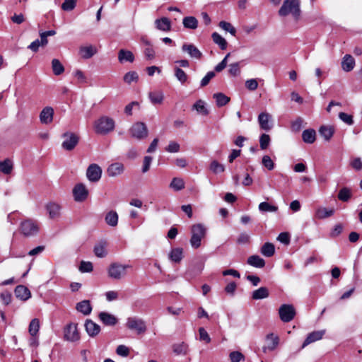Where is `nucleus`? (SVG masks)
<instances>
[{
  "instance_id": "1",
  "label": "nucleus",
  "mask_w": 362,
  "mask_h": 362,
  "mask_svg": "<svg viewBox=\"0 0 362 362\" xmlns=\"http://www.w3.org/2000/svg\"><path fill=\"white\" fill-rule=\"evenodd\" d=\"M300 0H285L279 10L280 16L291 15L296 21L300 18Z\"/></svg>"
},
{
  "instance_id": "2",
  "label": "nucleus",
  "mask_w": 362,
  "mask_h": 362,
  "mask_svg": "<svg viewBox=\"0 0 362 362\" xmlns=\"http://www.w3.org/2000/svg\"><path fill=\"white\" fill-rule=\"evenodd\" d=\"M115 123L113 119L107 116H102L94 122V129L98 134H107L114 130Z\"/></svg>"
},
{
  "instance_id": "3",
  "label": "nucleus",
  "mask_w": 362,
  "mask_h": 362,
  "mask_svg": "<svg viewBox=\"0 0 362 362\" xmlns=\"http://www.w3.org/2000/svg\"><path fill=\"white\" fill-rule=\"evenodd\" d=\"M206 232V228L201 223H197L192 226L190 244L193 248L197 249L201 246L202 240L205 237Z\"/></svg>"
},
{
  "instance_id": "4",
  "label": "nucleus",
  "mask_w": 362,
  "mask_h": 362,
  "mask_svg": "<svg viewBox=\"0 0 362 362\" xmlns=\"http://www.w3.org/2000/svg\"><path fill=\"white\" fill-rule=\"evenodd\" d=\"M40 230V226L37 221L31 218H27L21 221L20 224V232L25 237L36 235Z\"/></svg>"
},
{
  "instance_id": "5",
  "label": "nucleus",
  "mask_w": 362,
  "mask_h": 362,
  "mask_svg": "<svg viewBox=\"0 0 362 362\" xmlns=\"http://www.w3.org/2000/svg\"><path fill=\"white\" fill-rule=\"evenodd\" d=\"M128 132L132 139L138 141L144 140L148 136L147 126L141 122H137L132 124Z\"/></svg>"
},
{
  "instance_id": "6",
  "label": "nucleus",
  "mask_w": 362,
  "mask_h": 362,
  "mask_svg": "<svg viewBox=\"0 0 362 362\" xmlns=\"http://www.w3.org/2000/svg\"><path fill=\"white\" fill-rule=\"evenodd\" d=\"M130 266L128 264L112 263L107 269L108 276L115 280H119L126 276L127 269Z\"/></svg>"
},
{
  "instance_id": "7",
  "label": "nucleus",
  "mask_w": 362,
  "mask_h": 362,
  "mask_svg": "<svg viewBox=\"0 0 362 362\" xmlns=\"http://www.w3.org/2000/svg\"><path fill=\"white\" fill-rule=\"evenodd\" d=\"M64 141L62 147L66 151H72L79 141V136L76 133L66 132L62 134Z\"/></svg>"
},
{
  "instance_id": "8",
  "label": "nucleus",
  "mask_w": 362,
  "mask_h": 362,
  "mask_svg": "<svg viewBox=\"0 0 362 362\" xmlns=\"http://www.w3.org/2000/svg\"><path fill=\"white\" fill-rule=\"evenodd\" d=\"M126 326L131 330H134L137 334L144 333L146 330L145 322L136 317H129L127 320Z\"/></svg>"
},
{
  "instance_id": "9",
  "label": "nucleus",
  "mask_w": 362,
  "mask_h": 362,
  "mask_svg": "<svg viewBox=\"0 0 362 362\" xmlns=\"http://www.w3.org/2000/svg\"><path fill=\"white\" fill-rule=\"evenodd\" d=\"M64 338L65 340L71 342L78 341L80 339V334L77 325L74 323L67 325L64 329Z\"/></svg>"
},
{
  "instance_id": "10",
  "label": "nucleus",
  "mask_w": 362,
  "mask_h": 362,
  "mask_svg": "<svg viewBox=\"0 0 362 362\" xmlns=\"http://www.w3.org/2000/svg\"><path fill=\"white\" fill-rule=\"evenodd\" d=\"M279 314L281 321L288 322L294 318L296 311L292 305L284 304L279 308Z\"/></svg>"
},
{
  "instance_id": "11",
  "label": "nucleus",
  "mask_w": 362,
  "mask_h": 362,
  "mask_svg": "<svg viewBox=\"0 0 362 362\" xmlns=\"http://www.w3.org/2000/svg\"><path fill=\"white\" fill-rule=\"evenodd\" d=\"M102 176L101 168L95 163L90 164L86 170V177L90 182H96Z\"/></svg>"
},
{
  "instance_id": "12",
  "label": "nucleus",
  "mask_w": 362,
  "mask_h": 362,
  "mask_svg": "<svg viewBox=\"0 0 362 362\" xmlns=\"http://www.w3.org/2000/svg\"><path fill=\"white\" fill-rule=\"evenodd\" d=\"M73 194L76 202H83L88 197V191L83 184L80 183L73 189Z\"/></svg>"
},
{
  "instance_id": "13",
  "label": "nucleus",
  "mask_w": 362,
  "mask_h": 362,
  "mask_svg": "<svg viewBox=\"0 0 362 362\" xmlns=\"http://www.w3.org/2000/svg\"><path fill=\"white\" fill-rule=\"evenodd\" d=\"M326 330L321 329L317 331H313L309 333L305 339L304 342L302 344V349H304L305 346L309 345L310 344L314 343L317 341L322 339L325 334Z\"/></svg>"
},
{
  "instance_id": "14",
  "label": "nucleus",
  "mask_w": 362,
  "mask_h": 362,
  "mask_svg": "<svg viewBox=\"0 0 362 362\" xmlns=\"http://www.w3.org/2000/svg\"><path fill=\"white\" fill-rule=\"evenodd\" d=\"M182 50L184 52H187L193 59H200L202 57L199 49L192 44H184L182 47Z\"/></svg>"
},
{
  "instance_id": "15",
  "label": "nucleus",
  "mask_w": 362,
  "mask_h": 362,
  "mask_svg": "<svg viewBox=\"0 0 362 362\" xmlns=\"http://www.w3.org/2000/svg\"><path fill=\"white\" fill-rule=\"evenodd\" d=\"M266 341L267 345L263 347V351L266 352L267 350H274L279 343V337L273 333L268 334L266 336Z\"/></svg>"
},
{
  "instance_id": "16",
  "label": "nucleus",
  "mask_w": 362,
  "mask_h": 362,
  "mask_svg": "<svg viewBox=\"0 0 362 362\" xmlns=\"http://www.w3.org/2000/svg\"><path fill=\"white\" fill-rule=\"evenodd\" d=\"M54 110L51 107H45L40 114V120L42 124H48L53 120Z\"/></svg>"
},
{
  "instance_id": "17",
  "label": "nucleus",
  "mask_w": 362,
  "mask_h": 362,
  "mask_svg": "<svg viewBox=\"0 0 362 362\" xmlns=\"http://www.w3.org/2000/svg\"><path fill=\"white\" fill-rule=\"evenodd\" d=\"M51 219H57L60 216L61 206L54 202H49L45 206Z\"/></svg>"
},
{
  "instance_id": "18",
  "label": "nucleus",
  "mask_w": 362,
  "mask_h": 362,
  "mask_svg": "<svg viewBox=\"0 0 362 362\" xmlns=\"http://www.w3.org/2000/svg\"><path fill=\"white\" fill-rule=\"evenodd\" d=\"M98 317L107 326H113L117 323V317L109 313L101 312L99 313Z\"/></svg>"
},
{
  "instance_id": "19",
  "label": "nucleus",
  "mask_w": 362,
  "mask_h": 362,
  "mask_svg": "<svg viewBox=\"0 0 362 362\" xmlns=\"http://www.w3.org/2000/svg\"><path fill=\"white\" fill-rule=\"evenodd\" d=\"M204 267L203 262H199L192 267H190L185 272V278L187 279H191L195 276L199 274Z\"/></svg>"
},
{
  "instance_id": "20",
  "label": "nucleus",
  "mask_w": 362,
  "mask_h": 362,
  "mask_svg": "<svg viewBox=\"0 0 362 362\" xmlns=\"http://www.w3.org/2000/svg\"><path fill=\"white\" fill-rule=\"evenodd\" d=\"M124 170V165L120 163H115L111 164L107 170V173L110 177H116L121 175Z\"/></svg>"
},
{
  "instance_id": "21",
  "label": "nucleus",
  "mask_w": 362,
  "mask_h": 362,
  "mask_svg": "<svg viewBox=\"0 0 362 362\" xmlns=\"http://www.w3.org/2000/svg\"><path fill=\"white\" fill-rule=\"evenodd\" d=\"M96 52L97 49L92 45L82 46L79 49V54L85 59L91 58Z\"/></svg>"
},
{
  "instance_id": "22",
  "label": "nucleus",
  "mask_w": 362,
  "mask_h": 362,
  "mask_svg": "<svg viewBox=\"0 0 362 362\" xmlns=\"http://www.w3.org/2000/svg\"><path fill=\"white\" fill-rule=\"evenodd\" d=\"M271 116L267 112H262L258 116V122L262 129L268 131L272 128L269 124Z\"/></svg>"
},
{
  "instance_id": "23",
  "label": "nucleus",
  "mask_w": 362,
  "mask_h": 362,
  "mask_svg": "<svg viewBox=\"0 0 362 362\" xmlns=\"http://www.w3.org/2000/svg\"><path fill=\"white\" fill-rule=\"evenodd\" d=\"M85 327L87 333L90 337L96 336L100 331V326L90 320L86 321Z\"/></svg>"
},
{
  "instance_id": "24",
  "label": "nucleus",
  "mask_w": 362,
  "mask_h": 362,
  "mask_svg": "<svg viewBox=\"0 0 362 362\" xmlns=\"http://www.w3.org/2000/svg\"><path fill=\"white\" fill-rule=\"evenodd\" d=\"M15 295L22 300H26L30 297V291L27 287L19 285L15 288Z\"/></svg>"
},
{
  "instance_id": "25",
  "label": "nucleus",
  "mask_w": 362,
  "mask_h": 362,
  "mask_svg": "<svg viewBox=\"0 0 362 362\" xmlns=\"http://www.w3.org/2000/svg\"><path fill=\"white\" fill-rule=\"evenodd\" d=\"M355 66V59L350 54H346L341 62V67L344 71H351Z\"/></svg>"
},
{
  "instance_id": "26",
  "label": "nucleus",
  "mask_w": 362,
  "mask_h": 362,
  "mask_svg": "<svg viewBox=\"0 0 362 362\" xmlns=\"http://www.w3.org/2000/svg\"><path fill=\"white\" fill-rule=\"evenodd\" d=\"M76 309L84 315H88L92 311V306L88 300H84L76 304Z\"/></svg>"
},
{
  "instance_id": "27",
  "label": "nucleus",
  "mask_w": 362,
  "mask_h": 362,
  "mask_svg": "<svg viewBox=\"0 0 362 362\" xmlns=\"http://www.w3.org/2000/svg\"><path fill=\"white\" fill-rule=\"evenodd\" d=\"M155 25L157 29L162 31H169L171 29V23L168 18L163 17L155 21Z\"/></svg>"
},
{
  "instance_id": "28",
  "label": "nucleus",
  "mask_w": 362,
  "mask_h": 362,
  "mask_svg": "<svg viewBox=\"0 0 362 362\" xmlns=\"http://www.w3.org/2000/svg\"><path fill=\"white\" fill-rule=\"evenodd\" d=\"M169 259L175 262L179 263L183 258V249L181 247H175L171 250L168 255Z\"/></svg>"
},
{
  "instance_id": "29",
  "label": "nucleus",
  "mask_w": 362,
  "mask_h": 362,
  "mask_svg": "<svg viewBox=\"0 0 362 362\" xmlns=\"http://www.w3.org/2000/svg\"><path fill=\"white\" fill-rule=\"evenodd\" d=\"M118 60L120 63H124L125 62L132 63L134 60V56L129 50L120 49L118 52Z\"/></svg>"
},
{
  "instance_id": "30",
  "label": "nucleus",
  "mask_w": 362,
  "mask_h": 362,
  "mask_svg": "<svg viewBox=\"0 0 362 362\" xmlns=\"http://www.w3.org/2000/svg\"><path fill=\"white\" fill-rule=\"evenodd\" d=\"M302 139L305 143L313 144L316 139V132L313 129H305L303 132Z\"/></svg>"
},
{
  "instance_id": "31",
  "label": "nucleus",
  "mask_w": 362,
  "mask_h": 362,
  "mask_svg": "<svg viewBox=\"0 0 362 362\" xmlns=\"http://www.w3.org/2000/svg\"><path fill=\"white\" fill-rule=\"evenodd\" d=\"M247 262L248 264L257 268H262L265 265V261L258 255L249 257Z\"/></svg>"
},
{
  "instance_id": "32",
  "label": "nucleus",
  "mask_w": 362,
  "mask_h": 362,
  "mask_svg": "<svg viewBox=\"0 0 362 362\" xmlns=\"http://www.w3.org/2000/svg\"><path fill=\"white\" fill-rule=\"evenodd\" d=\"M173 351L176 355L185 356L188 353L189 347L186 343L180 342L173 344Z\"/></svg>"
},
{
  "instance_id": "33",
  "label": "nucleus",
  "mask_w": 362,
  "mask_h": 362,
  "mask_svg": "<svg viewBox=\"0 0 362 362\" xmlns=\"http://www.w3.org/2000/svg\"><path fill=\"white\" fill-rule=\"evenodd\" d=\"M319 132L326 141H329L334 133V128L332 126H322Z\"/></svg>"
},
{
  "instance_id": "34",
  "label": "nucleus",
  "mask_w": 362,
  "mask_h": 362,
  "mask_svg": "<svg viewBox=\"0 0 362 362\" xmlns=\"http://www.w3.org/2000/svg\"><path fill=\"white\" fill-rule=\"evenodd\" d=\"M269 295V290L267 287H260L252 292V298L254 300H260L267 298Z\"/></svg>"
},
{
  "instance_id": "35",
  "label": "nucleus",
  "mask_w": 362,
  "mask_h": 362,
  "mask_svg": "<svg viewBox=\"0 0 362 362\" xmlns=\"http://www.w3.org/2000/svg\"><path fill=\"white\" fill-rule=\"evenodd\" d=\"M182 24L185 28L194 30L198 26V21L194 16H187L183 18Z\"/></svg>"
},
{
  "instance_id": "36",
  "label": "nucleus",
  "mask_w": 362,
  "mask_h": 362,
  "mask_svg": "<svg viewBox=\"0 0 362 362\" xmlns=\"http://www.w3.org/2000/svg\"><path fill=\"white\" fill-rule=\"evenodd\" d=\"M148 98L153 104L157 105L163 103L164 95L162 91H153L148 93Z\"/></svg>"
},
{
  "instance_id": "37",
  "label": "nucleus",
  "mask_w": 362,
  "mask_h": 362,
  "mask_svg": "<svg viewBox=\"0 0 362 362\" xmlns=\"http://www.w3.org/2000/svg\"><path fill=\"white\" fill-rule=\"evenodd\" d=\"M105 220L107 225L115 227L118 223V215L115 211H109L106 214Z\"/></svg>"
},
{
  "instance_id": "38",
  "label": "nucleus",
  "mask_w": 362,
  "mask_h": 362,
  "mask_svg": "<svg viewBox=\"0 0 362 362\" xmlns=\"http://www.w3.org/2000/svg\"><path fill=\"white\" fill-rule=\"evenodd\" d=\"M351 196V189L346 187H344L339 191L337 197L340 201L346 202L350 199Z\"/></svg>"
},
{
  "instance_id": "39",
  "label": "nucleus",
  "mask_w": 362,
  "mask_h": 362,
  "mask_svg": "<svg viewBox=\"0 0 362 362\" xmlns=\"http://www.w3.org/2000/svg\"><path fill=\"white\" fill-rule=\"evenodd\" d=\"M193 109L202 115H208L209 110L205 105L204 101L202 100H198L193 105Z\"/></svg>"
},
{
  "instance_id": "40",
  "label": "nucleus",
  "mask_w": 362,
  "mask_h": 362,
  "mask_svg": "<svg viewBox=\"0 0 362 362\" xmlns=\"http://www.w3.org/2000/svg\"><path fill=\"white\" fill-rule=\"evenodd\" d=\"M52 69L56 76L61 75L64 71V67L60 61L57 59H53L52 61Z\"/></svg>"
},
{
  "instance_id": "41",
  "label": "nucleus",
  "mask_w": 362,
  "mask_h": 362,
  "mask_svg": "<svg viewBox=\"0 0 362 362\" xmlns=\"http://www.w3.org/2000/svg\"><path fill=\"white\" fill-rule=\"evenodd\" d=\"M275 252L274 245L270 243H264L261 248V253L265 257H272Z\"/></svg>"
},
{
  "instance_id": "42",
  "label": "nucleus",
  "mask_w": 362,
  "mask_h": 362,
  "mask_svg": "<svg viewBox=\"0 0 362 362\" xmlns=\"http://www.w3.org/2000/svg\"><path fill=\"white\" fill-rule=\"evenodd\" d=\"M40 321L37 318H34L31 320L29 325L28 331L32 337H35L39 332Z\"/></svg>"
},
{
  "instance_id": "43",
  "label": "nucleus",
  "mask_w": 362,
  "mask_h": 362,
  "mask_svg": "<svg viewBox=\"0 0 362 362\" xmlns=\"http://www.w3.org/2000/svg\"><path fill=\"white\" fill-rule=\"evenodd\" d=\"M333 214V209H327L326 208L321 207L317 209L315 216L317 218L322 219L332 216Z\"/></svg>"
},
{
  "instance_id": "44",
  "label": "nucleus",
  "mask_w": 362,
  "mask_h": 362,
  "mask_svg": "<svg viewBox=\"0 0 362 362\" xmlns=\"http://www.w3.org/2000/svg\"><path fill=\"white\" fill-rule=\"evenodd\" d=\"M170 187L175 191H180L185 188V182L182 178L174 177L170 184Z\"/></svg>"
},
{
  "instance_id": "45",
  "label": "nucleus",
  "mask_w": 362,
  "mask_h": 362,
  "mask_svg": "<svg viewBox=\"0 0 362 362\" xmlns=\"http://www.w3.org/2000/svg\"><path fill=\"white\" fill-rule=\"evenodd\" d=\"M214 98L216 99V105L218 107L224 106L230 101V98L221 93H215Z\"/></svg>"
},
{
  "instance_id": "46",
  "label": "nucleus",
  "mask_w": 362,
  "mask_h": 362,
  "mask_svg": "<svg viewBox=\"0 0 362 362\" xmlns=\"http://www.w3.org/2000/svg\"><path fill=\"white\" fill-rule=\"evenodd\" d=\"M213 41L217 44L221 49H226L227 47V42L226 40L218 33H214L212 34Z\"/></svg>"
},
{
  "instance_id": "47",
  "label": "nucleus",
  "mask_w": 362,
  "mask_h": 362,
  "mask_svg": "<svg viewBox=\"0 0 362 362\" xmlns=\"http://www.w3.org/2000/svg\"><path fill=\"white\" fill-rule=\"evenodd\" d=\"M13 169V164L12 162L6 159L3 161L0 162V170L4 173V174H10Z\"/></svg>"
},
{
  "instance_id": "48",
  "label": "nucleus",
  "mask_w": 362,
  "mask_h": 362,
  "mask_svg": "<svg viewBox=\"0 0 362 362\" xmlns=\"http://www.w3.org/2000/svg\"><path fill=\"white\" fill-rule=\"evenodd\" d=\"M258 208L262 212H276L278 210L277 206L272 205L267 202L260 203Z\"/></svg>"
},
{
  "instance_id": "49",
  "label": "nucleus",
  "mask_w": 362,
  "mask_h": 362,
  "mask_svg": "<svg viewBox=\"0 0 362 362\" xmlns=\"http://www.w3.org/2000/svg\"><path fill=\"white\" fill-rule=\"evenodd\" d=\"M174 71H175V77L177 78V79L181 83H185L187 81V78H188V76L186 74V73L182 70L181 69L180 67H175L174 68Z\"/></svg>"
},
{
  "instance_id": "50",
  "label": "nucleus",
  "mask_w": 362,
  "mask_h": 362,
  "mask_svg": "<svg viewBox=\"0 0 362 362\" xmlns=\"http://www.w3.org/2000/svg\"><path fill=\"white\" fill-rule=\"evenodd\" d=\"M209 169L214 174H218L224 172L225 167L223 164L218 163L217 160H213L210 164Z\"/></svg>"
},
{
  "instance_id": "51",
  "label": "nucleus",
  "mask_w": 362,
  "mask_h": 362,
  "mask_svg": "<svg viewBox=\"0 0 362 362\" xmlns=\"http://www.w3.org/2000/svg\"><path fill=\"white\" fill-rule=\"evenodd\" d=\"M95 255L98 257H104L107 255L105 243H100L94 248Z\"/></svg>"
},
{
  "instance_id": "52",
  "label": "nucleus",
  "mask_w": 362,
  "mask_h": 362,
  "mask_svg": "<svg viewBox=\"0 0 362 362\" xmlns=\"http://www.w3.org/2000/svg\"><path fill=\"white\" fill-rule=\"evenodd\" d=\"M124 81L127 83H131L133 81L136 82L139 79V75L136 71H129L124 76Z\"/></svg>"
},
{
  "instance_id": "53",
  "label": "nucleus",
  "mask_w": 362,
  "mask_h": 362,
  "mask_svg": "<svg viewBox=\"0 0 362 362\" xmlns=\"http://www.w3.org/2000/svg\"><path fill=\"white\" fill-rule=\"evenodd\" d=\"M219 27L223 30L229 32L232 35H235L236 30L230 23L221 21L219 23Z\"/></svg>"
},
{
  "instance_id": "54",
  "label": "nucleus",
  "mask_w": 362,
  "mask_h": 362,
  "mask_svg": "<svg viewBox=\"0 0 362 362\" xmlns=\"http://www.w3.org/2000/svg\"><path fill=\"white\" fill-rule=\"evenodd\" d=\"M303 120L298 117L291 122V129L293 132H299L303 127Z\"/></svg>"
},
{
  "instance_id": "55",
  "label": "nucleus",
  "mask_w": 362,
  "mask_h": 362,
  "mask_svg": "<svg viewBox=\"0 0 362 362\" xmlns=\"http://www.w3.org/2000/svg\"><path fill=\"white\" fill-rule=\"evenodd\" d=\"M270 143V137L268 134H263L259 138V146L262 149H266Z\"/></svg>"
},
{
  "instance_id": "56",
  "label": "nucleus",
  "mask_w": 362,
  "mask_h": 362,
  "mask_svg": "<svg viewBox=\"0 0 362 362\" xmlns=\"http://www.w3.org/2000/svg\"><path fill=\"white\" fill-rule=\"evenodd\" d=\"M229 358L231 362H240V361L245 360L244 355L240 351H232L229 354Z\"/></svg>"
},
{
  "instance_id": "57",
  "label": "nucleus",
  "mask_w": 362,
  "mask_h": 362,
  "mask_svg": "<svg viewBox=\"0 0 362 362\" xmlns=\"http://www.w3.org/2000/svg\"><path fill=\"white\" fill-rule=\"evenodd\" d=\"M262 163L269 170H272L274 168V163L273 160H272L270 156L267 155L263 156Z\"/></svg>"
},
{
  "instance_id": "58",
  "label": "nucleus",
  "mask_w": 362,
  "mask_h": 362,
  "mask_svg": "<svg viewBox=\"0 0 362 362\" xmlns=\"http://www.w3.org/2000/svg\"><path fill=\"white\" fill-rule=\"evenodd\" d=\"M76 4V0H65L62 4V8L64 11H72L75 8Z\"/></svg>"
},
{
  "instance_id": "59",
  "label": "nucleus",
  "mask_w": 362,
  "mask_h": 362,
  "mask_svg": "<svg viewBox=\"0 0 362 362\" xmlns=\"http://www.w3.org/2000/svg\"><path fill=\"white\" fill-rule=\"evenodd\" d=\"M228 72L230 75L236 76L240 74V69L238 62L233 63L229 65Z\"/></svg>"
},
{
  "instance_id": "60",
  "label": "nucleus",
  "mask_w": 362,
  "mask_h": 362,
  "mask_svg": "<svg viewBox=\"0 0 362 362\" xmlns=\"http://www.w3.org/2000/svg\"><path fill=\"white\" fill-rule=\"evenodd\" d=\"M93 267L90 262L82 261L81 262L79 269L81 272H90L93 271Z\"/></svg>"
},
{
  "instance_id": "61",
  "label": "nucleus",
  "mask_w": 362,
  "mask_h": 362,
  "mask_svg": "<svg viewBox=\"0 0 362 362\" xmlns=\"http://www.w3.org/2000/svg\"><path fill=\"white\" fill-rule=\"evenodd\" d=\"M0 298L2 303L7 305L11 302L12 295L9 291H4L0 294Z\"/></svg>"
},
{
  "instance_id": "62",
  "label": "nucleus",
  "mask_w": 362,
  "mask_h": 362,
  "mask_svg": "<svg viewBox=\"0 0 362 362\" xmlns=\"http://www.w3.org/2000/svg\"><path fill=\"white\" fill-rule=\"evenodd\" d=\"M339 119L348 125H352L354 124L353 117L351 115H348L345 112H340L339 114Z\"/></svg>"
},
{
  "instance_id": "63",
  "label": "nucleus",
  "mask_w": 362,
  "mask_h": 362,
  "mask_svg": "<svg viewBox=\"0 0 362 362\" xmlns=\"http://www.w3.org/2000/svg\"><path fill=\"white\" fill-rule=\"evenodd\" d=\"M116 353L119 356L126 357L129 354V349L125 345H119L117 347Z\"/></svg>"
},
{
  "instance_id": "64",
  "label": "nucleus",
  "mask_w": 362,
  "mask_h": 362,
  "mask_svg": "<svg viewBox=\"0 0 362 362\" xmlns=\"http://www.w3.org/2000/svg\"><path fill=\"white\" fill-rule=\"evenodd\" d=\"M180 146L178 143L175 141H170L165 148V150L170 153H177L180 151Z\"/></svg>"
}]
</instances>
